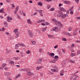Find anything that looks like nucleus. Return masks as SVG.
<instances>
[{"instance_id": "nucleus-31", "label": "nucleus", "mask_w": 80, "mask_h": 80, "mask_svg": "<svg viewBox=\"0 0 80 80\" xmlns=\"http://www.w3.org/2000/svg\"><path fill=\"white\" fill-rule=\"evenodd\" d=\"M20 77V74H18L17 76V77H16V78H17L18 77Z\"/></svg>"}, {"instance_id": "nucleus-40", "label": "nucleus", "mask_w": 80, "mask_h": 80, "mask_svg": "<svg viewBox=\"0 0 80 80\" xmlns=\"http://www.w3.org/2000/svg\"><path fill=\"white\" fill-rule=\"evenodd\" d=\"M70 14H71V15H73V11L72 10H71L70 12Z\"/></svg>"}, {"instance_id": "nucleus-41", "label": "nucleus", "mask_w": 80, "mask_h": 80, "mask_svg": "<svg viewBox=\"0 0 80 80\" xmlns=\"http://www.w3.org/2000/svg\"><path fill=\"white\" fill-rule=\"evenodd\" d=\"M75 77H76V76H75V75H73L71 77V79H73V78H75Z\"/></svg>"}, {"instance_id": "nucleus-48", "label": "nucleus", "mask_w": 80, "mask_h": 80, "mask_svg": "<svg viewBox=\"0 0 80 80\" xmlns=\"http://www.w3.org/2000/svg\"><path fill=\"white\" fill-rule=\"evenodd\" d=\"M10 52H11V51H10V50L8 51H7L6 52V53H10Z\"/></svg>"}, {"instance_id": "nucleus-20", "label": "nucleus", "mask_w": 80, "mask_h": 80, "mask_svg": "<svg viewBox=\"0 0 80 80\" xmlns=\"http://www.w3.org/2000/svg\"><path fill=\"white\" fill-rule=\"evenodd\" d=\"M72 29H73V28L71 27H69L68 29V31H72Z\"/></svg>"}, {"instance_id": "nucleus-58", "label": "nucleus", "mask_w": 80, "mask_h": 80, "mask_svg": "<svg viewBox=\"0 0 80 80\" xmlns=\"http://www.w3.org/2000/svg\"><path fill=\"white\" fill-rule=\"evenodd\" d=\"M26 53L27 54H29L30 53V51H27L26 52Z\"/></svg>"}, {"instance_id": "nucleus-34", "label": "nucleus", "mask_w": 80, "mask_h": 80, "mask_svg": "<svg viewBox=\"0 0 80 80\" xmlns=\"http://www.w3.org/2000/svg\"><path fill=\"white\" fill-rule=\"evenodd\" d=\"M80 49L77 51V55H80Z\"/></svg>"}, {"instance_id": "nucleus-54", "label": "nucleus", "mask_w": 80, "mask_h": 80, "mask_svg": "<svg viewBox=\"0 0 80 80\" xmlns=\"http://www.w3.org/2000/svg\"><path fill=\"white\" fill-rule=\"evenodd\" d=\"M23 12V11L21 10L20 11V14H22Z\"/></svg>"}, {"instance_id": "nucleus-23", "label": "nucleus", "mask_w": 80, "mask_h": 80, "mask_svg": "<svg viewBox=\"0 0 80 80\" xmlns=\"http://www.w3.org/2000/svg\"><path fill=\"white\" fill-rule=\"evenodd\" d=\"M50 62L52 63H55L56 62V61H55V60H51L50 61Z\"/></svg>"}, {"instance_id": "nucleus-21", "label": "nucleus", "mask_w": 80, "mask_h": 80, "mask_svg": "<svg viewBox=\"0 0 80 80\" xmlns=\"http://www.w3.org/2000/svg\"><path fill=\"white\" fill-rule=\"evenodd\" d=\"M4 24L5 26H7L8 25V24L7 23V22L5 21L4 22Z\"/></svg>"}, {"instance_id": "nucleus-53", "label": "nucleus", "mask_w": 80, "mask_h": 80, "mask_svg": "<svg viewBox=\"0 0 80 80\" xmlns=\"http://www.w3.org/2000/svg\"><path fill=\"white\" fill-rule=\"evenodd\" d=\"M75 2H76L77 3H79V0H75Z\"/></svg>"}, {"instance_id": "nucleus-47", "label": "nucleus", "mask_w": 80, "mask_h": 80, "mask_svg": "<svg viewBox=\"0 0 80 80\" xmlns=\"http://www.w3.org/2000/svg\"><path fill=\"white\" fill-rule=\"evenodd\" d=\"M4 68V67L3 66H2L0 68V69L1 70H3Z\"/></svg>"}, {"instance_id": "nucleus-63", "label": "nucleus", "mask_w": 80, "mask_h": 80, "mask_svg": "<svg viewBox=\"0 0 80 80\" xmlns=\"http://www.w3.org/2000/svg\"><path fill=\"white\" fill-rule=\"evenodd\" d=\"M62 51L63 52V53H65V50H64V49H62Z\"/></svg>"}, {"instance_id": "nucleus-4", "label": "nucleus", "mask_w": 80, "mask_h": 80, "mask_svg": "<svg viewBox=\"0 0 80 80\" xmlns=\"http://www.w3.org/2000/svg\"><path fill=\"white\" fill-rule=\"evenodd\" d=\"M12 19H13V18L11 17H9V16H8L7 17V20L8 22H11V21L10 20H12Z\"/></svg>"}, {"instance_id": "nucleus-1", "label": "nucleus", "mask_w": 80, "mask_h": 80, "mask_svg": "<svg viewBox=\"0 0 80 80\" xmlns=\"http://www.w3.org/2000/svg\"><path fill=\"white\" fill-rule=\"evenodd\" d=\"M52 21L55 22V25L58 26V27H60V26H62V24L60 22L58 21L57 20L55 19H52Z\"/></svg>"}, {"instance_id": "nucleus-36", "label": "nucleus", "mask_w": 80, "mask_h": 80, "mask_svg": "<svg viewBox=\"0 0 80 80\" xmlns=\"http://www.w3.org/2000/svg\"><path fill=\"white\" fill-rule=\"evenodd\" d=\"M51 70H52V72H56V70L54 69H51Z\"/></svg>"}, {"instance_id": "nucleus-25", "label": "nucleus", "mask_w": 80, "mask_h": 80, "mask_svg": "<svg viewBox=\"0 0 80 80\" xmlns=\"http://www.w3.org/2000/svg\"><path fill=\"white\" fill-rule=\"evenodd\" d=\"M65 35H68V36H71V34L68 32H66Z\"/></svg>"}, {"instance_id": "nucleus-52", "label": "nucleus", "mask_w": 80, "mask_h": 80, "mask_svg": "<svg viewBox=\"0 0 80 80\" xmlns=\"http://www.w3.org/2000/svg\"><path fill=\"white\" fill-rule=\"evenodd\" d=\"M17 17L18 18H19V19H21V18H20V17L19 15H17Z\"/></svg>"}, {"instance_id": "nucleus-8", "label": "nucleus", "mask_w": 80, "mask_h": 80, "mask_svg": "<svg viewBox=\"0 0 80 80\" xmlns=\"http://www.w3.org/2000/svg\"><path fill=\"white\" fill-rule=\"evenodd\" d=\"M18 45H19L20 46L22 47H25V45L23 43H18Z\"/></svg>"}, {"instance_id": "nucleus-57", "label": "nucleus", "mask_w": 80, "mask_h": 80, "mask_svg": "<svg viewBox=\"0 0 80 80\" xmlns=\"http://www.w3.org/2000/svg\"><path fill=\"white\" fill-rule=\"evenodd\" d=\"M76 19L77 20H80V16L79 17H77L76 18Z\"/></svg>"}, {"instance_id": "nucleus-42", "label": "nucleus", "mask_w": 80, "mask_h": 80, "mask_svg": "<svg viewBox=\"0 0 80 80\" xmlns=\"http://www.w3.org/2000/svg\"><path fill=\"white\" fill-rule=\"evenodd\" d=\"M50 11H54L55 10V8H52L50 9Z\"/></svg>"}, {"instance_id": "nucleus-16", "label": "nucleus", "mask_w": 80, "mask_h": 80, "mask_svg": "<svg viewBox=\"0 0 80 80\" xmlns=\"http://www.w3.org/2000/svg\"><path fill=\"white\" fill-rule=\"evenodd\" d=\"M9 63L10 64H11L12 65H14V62H13V61H10V62H9Z\"/></svg>"}, {"instance_id": "nucleus-7", "label": "nucleus", "mask_w": 80, "mask_h": 80, "mask_svg": "<svg viewBox=\"0 0 80 80\" xmlns=\"http://www.w3.org/2000/svg\"><path fill=\"white\" fill-rule=\"evenodd\" d=\"M19 8V6H18L16 8H15V12H14V14H15V13H16L17 12H18V9Z\"/></svg>"}, {"instance_id": "nucleus-50", "label": "nucleus", "mask_w": 80, "mask_h": 80, "mask_svg": "<svg viewBox=\"0 0 80 80\" xmlns=\"http://www.w3.org/2000/svg\"><path fill=\"white\" fill-rule=\"evenodd\" d=\"M11 1V0H6V2H7V3H10Z\"/></svg>"}, {"instance_id": "nucleus-51", "label": "nucleus", "mask_w": 80, "mask_h": 80, "mask_svg": "<svg viewBox=\"0 0 80 80\" xmlns=\"http://www.w3.org/2000/svg\"><path fill=\"white\" fill-rule=\"evenodd\" d=\"M54 58L55 59H57V58H58V56H55Z\"/></svg>"}, {"instance_id": "nucleus-9", "label": "nucleus", "mask_w": 80, "mask_h": 80, "mask_svg": "<svg viewBox=\"0 0 80 80\" xmlns=\"http://www.w3.org/2000/svg\"><path fill=\"white\" fill-rule=\"evenodd\" d=\"M60 10H61V11H62V12H66V10H65V8L62 7H60Z\"/></svg>"}, {"instance_id": "nucleus-17", "label": "nucleus", "mask_w": 80, "mask_h": 80, "mask_svg": "<svg viewBox=\"0 0 80 80\" xmlns=\"http://www.w3.org/2000/svg\"><path fill=\"white\" fill-rule=\"evenodd\" d=\"M76 55V54L75 53H72L70 54V56H71V57H74V56H75Z\"/></svg>"}, {"instance_id": "nucleus-62", "label": "nucleus", "mask_w": 80, "mask_h": 80, "mask_svg": "<svg viewBox=\"0 0 80 80\" xmlns=\"http://www.w3.org/2000/svg\"><path fill=\"white\" fill-rule=\"evenodd\" d=\"M78 28H76L75 29V30L74 31L75 32H77L78 31Z\"/></svg>"}, {"instance_id": "nucleus-46", "label": "nucleus", "mask_w": 80, "mask_h": 80, "mask_svg": "<svg viewBox=\"0 0 80 80\" xmlns=\"http://www.w3.org/2000/svg\"><path fill=\"white\" fill-rule=\"evenodd\" d=\"M41 20H39L38 21H37V23H41Z\"/></svg>"}, {"instance_id": "nucleus-10", "label": "nucleus", "mask_w": 80, "mask_h": 80, "mask_svg": "<svg viewBox=\"0 0 80 80\" xmlns=\"http://www.w3.org/2000/svg\"><path fill=\"white\" fill-rule=\"evenodd\" d=\"M42 62V60H38L36 62V64H40Z\"/></svg>"}, {"instance_id": "nucleus-26", "label": "nucleus", "mask_w": 80, "mask_h": 80, "mask_svg": "<svg viewBox=\"0 0 80 80\" xmlns=\"http://www.w3.org/2000/svg\"><path fill=\"white\" fill-rule=\"evenodd\" d=\"M48 37L49 38H53V36L52 35H48Z\"/></svg>"}, {"instance_id": "nucleus-12", "label": "nucleus", "mask_w": 80, "mask_h": 80, "mask_svg": "<svg viewBox=\"0 0 80 80\" xmlns=\"http://www.w3.org/2000/svg\"><path fill=\"white\" fill-rule=\"evenodd\" d=\"M47 29V27H45L44 28H42V32H45V31H46V29Z\"/></svg>"}, {"instance_id": "nucleus-49", "label": "nucleus", "mask_w": 80, "mask_h": 80, "mask_svg": "<svg viewBox=\"0 0 80 80\" xmlns=\"http://www.w3.org/2000/svg\"><path fill=\"white\" fill-rule=\"evenodd\" d=\"M47 8H48V9H49V8H50V5H47Z\"/></svg>"}, {"instance_id": "nucleus-22", "label": "nucleus", "mask_w": 80, "mask_h": 80, "mask_svg": "<svg viewBox=\"0 0 80 80\" xmlns=\"http://www.w3.org/2000/svg\"><path fill=\"white\" fill-rule=\"evenodd\" d=\"M38 5H39L40 6L41 5H43V4L42 3L39 2L38 3Z\"/></svg>"}, {"instance_id": "nucleus-45", "label": "nucleus", "mask_w": 80, "mask_h": 80, "mask_svg": "<svg viewBox=\"0 0 80 80\" xmlns=\"http://www.w3.org/2000/svg\"><path fill=\"white\" fill-rule=\"evenodd\" d=\"M77 79V77L76 76H75V78H74L73 80H76Z\"/></svg>"}, {"instance_id": "nucleus-2", "label": "nucleus", "mask_w": 80, "mask_h": 80, "mask_svg": "<svg viewBox=\"0 0 80 80\" xmlns=\"http://www.w3.org/2000/svg\"><path fill=\"white\" fill-rule=\"evenodd\" d=\"M61 30V28H57V27H55L53 28V30L55 32H58V31H60Z\"/></svg>"}, {"instance_id": "nucleus-56", "label": "nucleus", "mask_w": 80, "mask_h": 80, "mask_svg": "<svg viewBox=\"0 0 80 80\" xmlns=\"http://www.w3.org/2000/svg\"><path fill=\"white\" fill-rule=\"evenodd\" d=\"M53 68L54 69H55V70H57V69H58V68L56 66L54 67Z\"/></svg>"}, {"instance_id": "nucleus-39", "label": "nucleus", "mask_w": 80, "mask_h": 80, "mask_svg": "<svg viewBox=\"0 0 80 80\" xmlns=\"http://www.w3.org/2000/svg\"><path fill=\"white\" fill-rule=\"evenodd\" d=\"M9 40H13V37H9Z\"/></svg>"}, {"instance_id": "nucleus-32", "label": "nucleus", "mask_w": 80, "mask_h": 80, "mask_svg": "<svg viewBox=\"0 0 80 80\" xmlns=\"http://www.w3.org/2000/svg\"><path fill=\"white\" fill-rule=\"evenodd\" d=\"M62 40L63 41H64V42H66V41H67V39L64 38H62Z\"/></svg>"}, {"instance_id": "nucleus-38", "label": "nucleus", "mask_w": 80, "mask_h": 80, "mask_svg": "<svg viewBox=\"0 0 80 80\" xmlns=\"http://www.w3.org/2000/svg\"><path fill=\"white\" fill-rule=\"evenodd\" d=\"M62 63L63 64H66V61L63 60L62 61Z\"/></svg>"}, {"instance_id": "nucleus-55", "label": "nucleus", "mask_w": 80, "mask_h": 80, "mask_svg": "<svg viewBox=\"0 0 80 80\" xmlns=\"http://www.w3.org/2000/svg\"><path fill=\"white\" fill-rule=\"evenodd\" d=\"M41 22H45V19H41Z\"/></svg>"}, {"instance_id": "nucleus-27", "label": "nucleus", "mask_w": 80, "mask_h": 80, "mask_svg": "<svg viewBox=\"0 0 80 80\" xmlns=\"http://www.w3.org/2000/svg\"><path fill=\"white\" fill-rule=\"evenodd\" d=\"M4 11V8H2L0 9V13L1 12H3Z\"/></svg>"}, {"instance_id": "nucleus-43", "label": "nucleus", "mask_w": 80, "mask_h": 80, "mask_svg": "<svg viewBox=\"0 0 80 80\" xmlns=\"http://www.w3.org/2000/svg\"><path fill=\"white\" fill-rule=\"evenodd\" d=\"M6 65L7 64H6V63H3L2 65V66H3V67L4 68L6 66Z\"/></svg>"}, {"instance_id": "nucleus-3", "label": "nucleus", "mask_w": 80, "mask_h": 80, "mask_svg": "<svg viewBox=\"0 0 80 80\" xmlns=\"http://www.w3.org/2000/svg\"><path fill=\"white\" fill-rule=\"evenodd\" d=\"M28 32L29 35V36L30 37H33V34H32V32L31 31H30V30H28Z\"/></svg>"}, {"instance_id": "nucleus-44", "label": "nucleus", "mask_w": 80, "mask_h": 80, "mask_svg": "<svg viewBox=\"0 0 80 80\" xmlns=\"http://www.w3.org/2000/svg\"><path fill=\"white\" fill-rule=\"evenodd\" d=\"M55 55V53H52L50 54V56H54Z\"/></svg>"}, {"instance_id": "nucleus-11", "label": "nucleus", "mask_w": 80, "mask_h": 80, "mask_svg": "<svg viewBox=\"0 0 80 80\" xmlns=\"http://www.w3.org/2000/svg\"><path fill=\"white\" fill-rule=\"evenodd\" d=\"M18 45H20V44H18V43L17 44H16L15 45V48L16 50H17V49H18Z\"/></svg>"}, {"instance_id": "nucleus-30", "label": "nucleus", "mask_w": 80, "mask_h": 80, "mask_svg": "<svg viewBox=\"0 0 80 80\" xmlns=\"http://www.w3.org/2000/svg\"><path fill=\"white\" fill-rule=\"evenodd\" d=\"M20 33V32L18 31L16 33V35H19Z\"/></svg>"}, {"instance_id": "nucleus-18", "label": "nucleus", "mask_w": 80, "mask_h": 80, "mask_svg": "<svg viewBox=\"0 0 80 80\" xmlns=\"http://www.w3.org/2000/svg\"><path fill=\"white\" fill-rule=\"evenodd\" d=\"M73 35H75V36H76V35H77V32L74 31V32H73Z\"/></svg>"}, {"instance_id": "nucleus-15", "label": "nucleus", "mask_w": 80, "mask_h": 80, "mask_svg": "<svg viewBox=\"0 0 80 80\" xmlns=\"http://www.w3.org/2000/svg\"><path fill=\"white\" fill-rule=\"evenodd\" d=\"M27 22L28 23H29V24H32V22H31V21H30V19H28L27 21Z\"/></svg>"}, {"instance_id": "nucleus-13", "label": "nucleus", "mask_w": 80, "mask_h": 80, "mask_svg": "<svg viewBox=\"0 0 80 80\" xmlns=\"http://www.w3.org/2000/svg\"><path fill=\"white\" fill-rule=\"evenodd\" d=\"M36 11L37 12H38L39 13H42V12H43L42 10H37Z\"/></svg>"}, {"instance_id": "nucleus-60", "label": "nucleus", "mask_w": 80, "mask_h": 80, "mask_svg": "<svg viewBox=\"0 0 80 80\" xmlns=\"http://www.w3.org/2000/svg\"><path fill=\"white\" fill-rule=\"evenodd\" d=\"M36 68H37V69H36L37 70H38L40 69L39 67H37Z\"/></svg>"}, {"instance_id": "nucleus-29", "label": "nucleus", "mask_w": 80, "mask_h": 80, "mask_svg": "<svg viewBox=\"0 0 80 80\" xmlns=\"http://www.w3.org/2000/svg\"><path fill=\"white\" fill-rule=\"evenodd\" d=\"M14 32H15V33H17V32H18V29H14L13 31Z\"/></svg>"}, {"instance_id": "nucleus-64", "label": "nucleus", "mask_w": 80, "mask_h": 80, "mask_svg": "<svg viewBox=\"0 0 80 80\" xmlns=\"http://www.w3.org/2000/svg\"><path fill=\"white\" fill-rule=\"evenodd\" d=\"M76 43H79V42H80V41L78 40H77L76 41Z\"/></svg>"}, {"instance_id": "nucleus-59", "label": "nucleus", "mask_w": 80, "mask_h": 80, "mask_svg": "<svg viewBox=\"0 0 80 80\" xmlns=\"http://www.w3.org/2000/svg\"><path fill=\"white\" fill-rule=\"evenodd\" d=\"M39 13L40 14L41 17H43V13H42V12Z\"/></svg>"}, {"instance_id": "nucleus-24", "label": "nucleus", "mask_w": 80, "mask_h": 80, "mask_svg": "<svg viewBox=\"0 0 80 80\" xmlns=\"http://www.w3.org/2000/svg\"><path fill=\"white\" fill-rule=\"evenodd\" d=\"M36 32L38 33H41V32L38 29L36 30Z\"/></svg>"}, {"instance_id": "nucleus-33", "label": "nucleus", "mask_w": 80, "mask_h": 80, "mask_svg": "<svg viewBox=\"0 0 80 80\" xmlns=\"http://www.w3.org/2000/svg\"><path fill=\"white\" fill-rule=\"evenodd\" d=\"M69 62H71L72 63H75V60L73 61V60H70L69 61Z\"/></svg>"}, {"instance_id": "nucleus-5", "label": "nucleus", "mask_w": 80, "mask_h": 80, "mask_svg": "<svg viewBox=\"0 0 80 80\" xmlns=\"http://www.w3.org/2000/svg\"><path fill=\"white\" fill-rule=\"evenodd\" d=\"M27 74L28 76H33L34 75V73H32L30 71L27 72Z\"/></svg>"}, {"instance_id": "nucleus-28", "label": "nucleus", "mask_w": 80, "mask_h": 80, "mask_svg": "<svg viewBox=\"0 0 80 80\" xmlns=\"http://www.w3.org/2000/svg\"><path fill=\"white\" fill-rule=\"evenodd\" d=\"M58 13H59V14H62V12L61 11H59L58 12Z\"/></svg>"}, {"instance_id": "nucleus-61", "label": "nucleus", "mask_w": 80, "mask_h": 80, "mask_svg": "<svg viewBox=\"0 0 80 80\" xmlns=\"http://www.w3.org/2000/svg\"><path fill=\"white\" fill-rule=\"evenodd\" d=\"M19 37V35H16L15 37V38H18Z\"/></svg>"}, {"instance_id": "nucleus-14", "label": "nucleus", "mask_w": 80, "mask_h": 80, "mask_svg": "<svg viewBox=\"0 0 80 80\" xmlns=\"http://www.w3.org/2000/svg\"><path fill=\"white\" fill-rule=\"evenodd\" d=\"M10 75V72H7L5 73V75L7 77H8V75Z\"/></svg>"}, {"instance_id": "nucleus-6", "label": "nucleus", "mask_w": 80, "mask_h": 80, "mask_svg": "<svg viewBox=\"0 0 80 80\" xmlns=\"http://www.w3.org/2000/svg\"><path fill=\"white\" fill-rule=\"evenodd\" d=\"M61 17L62 18H65V17H68V14H62V13L61 14Z\"/></svg>"}, {"instance_id": "nucleus-37", "label": "nucleus", "mask_w": 80, "mask_h": 80, "mask_svg": "<svg viewBox=\"0 0 80 80\" xmlns=\"http://www.w3.org/2000/svg\"><path fill=\"white\" fill-rule=\"evenodd\" d=\"M68 3V1H64V3H65L66 4Z\"/></svg>"}, {"instance_id": "nucleus-35", "label": "nucleus", "mask_w": 80, "mask_h": 80, "mask_svg": "<svg viewBox=\"0 0 80 80\" xmlns=\"http://www.w3.org/2000/svg\"><path fill=\"white\" fill-rule=\"evenodd\" d=\"M13 59L14 60H18V58L15 57L13 58Z\"/></svg>"}, {"instance_id": "nucleus-19", "label": "nucleus", "mask_w": 80, "mask_h": 80, "mask_svg": "<svg viewBox=\"0 0 80 80\" xmlns=\"http://www.w3.org/2000/svg\"><path fill=\"white\" fill-rule=\"evenodd\" d=\"M31 42L33 45H35L36 44V42L34 41H32Z\"/></svg>"}]
</instances>
